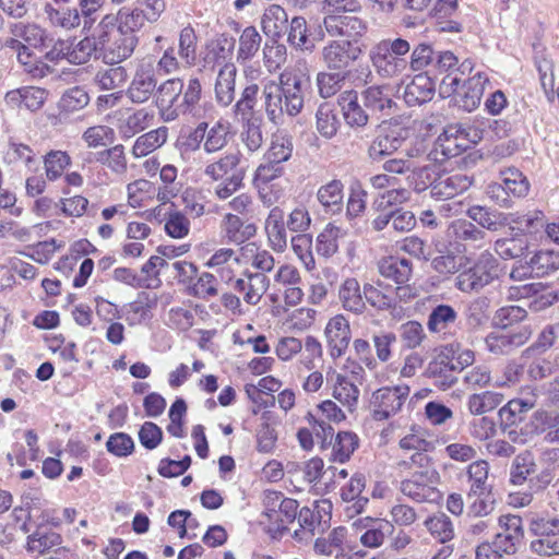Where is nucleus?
Listing matches in <instances>:
<instances>
[{"mask_svg":"<svg viewBox=\"0 0 559 559\" xmlns=\"http://www.w3.org/2000/svg\"><path fill=\"white\" fill-rule=\"evenodd\" d=\"M506 226H509L511 231H516L525 237V235L536 234L544 228L545 216L542 211L507 213Z\"/></svg>","mask_w":559,"mask_h":559,"instance_id":"nucleus-24","label":"nucleus"},{"mask_svg":"<svg viewBox=\"0 0 559 559\" xmlns=\"http://www.w3.org/2000/svg\"><path fill=\"white\" fill-rule=\"evenodd\" d=\"M262 37L254 26L246 27L239 37L238 61L250 60L259 50Z\"/></svg>","mask_w":559,"mask_h":559,"instance_id":"nucleus-59","label":"nucleus"},{"mask_svg":"<svg viewBox=\"0 0 559 559\" xmlns=\"http://www.w3.org/2000/svg\"><path fill=\"white\" fill-rule=\"evenodd\" d=\"M229 123L227 121L218 120L210 128L205 129V136L203 139V150L213 154L223 150L228 143Z\"/></svg>","mask_w":559,"mask_h":559,"instance_id":"nucleus-45","label":"nucleus"},{"mask_svg":"<svg viewBox=\"0 0 559 559\" xmlns=\"http://www.w3.org/2000/svg\"><path fill=\"white\" fill-rule=\"evenodd\" d=\"M359 389L349 379L336 374L333 388V397L337 400L349 413H354L358 405Z\"/></svg>","mask_w":559,"mask_h":559,"instance_id":"nucleus-39","label":"nucleus"},{"mask_svg":"<svg viewBox=\"0 0 559 559\" xmlns=\"http://www.w3.org/2000/svg\"><path fill=\"white\" fill-rule=\"evenodd\" d=\"M88 103V93L80 86H74L64 92L59 102V108L66 112H74L86 107Z\"/></svg>","mask_w":559,"mask_h":559,"instance_id":"nucleus-64","label":"nucleus"},{"mask_svg":"<svg viewBox=\"0 0 559 559\" xmlns=\"http://www.w3.org/2000/svg\"><path fill=\"white\" fill-rule=\"evenodd\" d=\"M146 21L147 15L144 13V10L139 8L130 9L123 7L117 13L118 31L135 34L136 31L144 26Z\"/></svg>","mask_w":559,"mask_h":559,"instance_id":"nucleus-60","label":"nucleus"},{"mask_svg":"<svg viewBox=\"0 0 559 559\" xmlns=\"http://www.w3.org/2000/svg\"><path fill=\"white\" fill-rule=\"evenodd\" d=\"M338 299L342 307L354 314H362L367 305L359 282L355 277H348L340 285Z\"/></svg>","mask_w":559,"mask_h":559,"instance_id":"nucleus-26","label":"nucleus"},{"mask_svg":"<svg viewBox=\"0 0 559 559\" xmlns=\"http://www.w3.org/2000/svg\"><path fill=\"white\" fill-rule=\"evenodd\" d=\"M468 491L467 499L472 500L474 495L492 492V485L489 483V464L485 460H478L467 466Z\"/></svg>","mask_w":559,"mask_h":559,"instance_id":"nucleus-27","label":"nucleus"},{"mask_svg":"<svg viewBox=\"0 0 559 559\" xmlns=\"http://www.w3.org/2000/svg\"><path fill=\"white\" fill-rule=\"evenodd\" d=\"M139 44V38L132 32L119 31L118 36L105 49L104 61L115 66L130 58Z\"/></svg>","mask_w":559,"mask_h":559,"instance_id":"nucleus-25","label":"nucleus"},{"mask_svg":"<svg viewBox=\"0 0 559 559\" xmlns=\"http://www.w3.org/2000/svg\"><path fill=\"white\" fill-rule=\"evenodd\" d=\"M489 304L487 297H477L467 305L465 319L469 328L479 329L488 322Z\"/></svg>","mask_w":559,"mask_h":559,"instance_id":"nucleus-58","label":"nucleus"},{"mask_svg":"<svg viewBox=\"0 0 559 559\" xmlns=\"http://www.w3.org/2000/svg\"><path fill=\"white\" fill-rule=\"evenodd\" d=\"M153 119V111L140 108L129 114L126 118L119 119L117 129L122 139H131L148 128Z\"/></svg>","mask_w":559,"mask_h":559,"instance_id":"nucleus-34","label":"nucleus"},{"mask_svg":"<svg viewBox=\"0 0 559 559\" xmlns=\"http://www.w3.org/2000/svg\"><path fill=\"white\" fill-rule=\"evenodd\" d=\"M310 83L305 61H298L294 67L285 69L277 81H263V108L269 121L278 126L285 122L286 117L298 116L304 109Z\"/></svg>","mask_w":559,"mask_h":559,"instance_id":"nucleus-2","label":"nucleus"},{"mask_svg":"<svg viewBox=\"0 0 559 559\" xmlns=\"http://www.w3.org/2000/svg\"><path fill=\"white\" fill-rule=\"evenodd\" d=\"M237 68L234 63L224 64L217 74L215 82V99L224 107L229 106L235 99Z\"/></svg>","mask_w":559,"mask_h":559,"instance_id":"nucleus-28","label":"nucleus"},{"mask_svg":"<svg viewBox=\"0 0 559 559\" xmlns=\"http://www.w3.org/2000/svg\"><path fill=\"white\" fill-rule=\"evenodd\" d=\"M424 525L430 535L441 544H447L454 538L453 522L443 512H438L429 516L424 522Z\"/></svg>","mask_w":559,"mask_h":559,"instance_id":"nucleus-41","label":"nucleus"},{"mask_svg":"<svg viewBox=\"0 0 559 559\" xmlns=\"http://www.w3.org/2000/svg\"><path fill=\"white\" fill-rule=\"evenodd\" d=\"M157 93L156 104L165 122L177 120L181 115H195L202 98V85L198 78L187 81L168 79L157 87V78L151 63L136 67L126 91L128 99L135 105L147 103Z\"/></svg>","mask_w":559,"mask_h":559,"instance_id":"nucleus-1","label":"nucleus"},{"mask_svg":"<svg viewBox=\"0 0 559 559\" xmlns=\"http://www.w3.org/2000/svg\"><path fill=\"white\" fill-rule=\"evenodd\" d=\"M97 51V43L94 37H84L79 41H72L63 52V57L73 64H84L90 61Z\"/></svg>","mask_w":559,"mask_h":559,"instance_id":"nucleus-47","label":"nucleus"},{"mask_svg":"<svg viewBox=\"0 0 559 559\" xmlns=\"http://www.w3.org/2000/svg\"><path fill=\"white\" fill-rule=\"evenodd\" d=\"M287 40L297 49L312 51L314 45L308 39L307 21L305 17H293L289 24Z\"/></svg>","mask_w":559,"mask_h":559,"instance_id":"nucleus-61","label":"nucleus"},{"mask_svg":"<svg viewBox=\"0 0 559 559\" xmlns=\"http://www.w3.org/2000/svg\"><path fill=\"white\" fill-rule=\"evenodd\" d=\"M197 44L198 37L191 26H186L180 31L178 40V55L181 61L191 67L197 61Z\"/></svg>","mask_w":559,"mask_h":559,"instance_id":"nucleus-55","label":"nucleus"},{"mask_svg":"<svg viewBox=\"0 0 559 559\" xmlns=\"http://www.w3.org/2000/svg\"><path fill=\"white\" fill-rule=\"evenodd\" d=\"M411 389L407 384L382 386L372 392L369 408L374 420H386L401 412Z\"/></svg>","mask_w":559,"mask_h":559,"instance_id":"nucleus-9","label":"nucleus"},{"mask_svg":"<svg viewBox=\"0 0 559 559\" xmlns=\"http://www.w3.org/2000/svg\"><path fill=\"white\" fill-rule=\"evenodd\" d=\"M355 13L345 10L333 11L324 16L323 28L334 39L340 37L356 44L367 33V23Z\"/></svg>","mask_w":559,"mask_h":559,"instance_id":"nucleus-10","label":"nucleus"},{"mask_svg":"<svg viewBox=\"0 0 559 559\" xmlns=\"http://www.w3.org/2000/svg\"><path fill=\"white\" fill-rule=\"evenodd\" d=\"M264 512L263 515L267 518L274 531L282 535L288 530V525L297 518L299 508L298 501L292 498H286L280 491L266 490L264 492Z\"/></svg>","mask_w":559,"mask_h":559,"instance_id":"nucleus-8","label":"nucleus"},{"mask_svg":"<svg viewBox=\"0 0 559 559\" xmlns=\"http://www.w3.org/2000/svg\"><path fill=\"white\" fill-rule=\"evenodd\" d=\"M380 273L396 284H406L412 277V263L407 259H389L379 265Z\"/></svg>","mask_w":559,"mask_h":559,"instance_id":"nucleus-50","label":"nucleus"},{"mask_svg":"<svg viewBox=\"0 0 559 559\" xmlns=\"http://www.w3.org/2000/svg\"><path fill=\"white\" fill-rule=\"evenodd\" d=\"M412 463L419 467L400 484V491L418 503H436L441 499V492L437 488L440 483V474L430 464V457L424 453H414Z\"/></svg>","mask_w":559,"mask_h":559,"instance_id":"nucleus-3","label":"nucleus"},{"mask_svg":"<svg viewBox=\"0 0 559 559\" xmlns=\"http://www.w3.org/2000/svg\"><path fill=\"white\" fill-rule=\"evenodd\" d=\"M168 138V128L159 127L140 135L132 147L134 157H144L164 145Z\"/></svg>","mask_w":559,"mask_h":559,"instance_id":"nucleus-37","label":"nucleus"},{"mask_svg":"<svg viewBox=\"0 0 559 559\" xmlns=\"http://www.w3.org/2000/svg\"><path fill=\"white\" fill-rule=\"evenodd\" d=\"M433 95L435 83L426 73L416 74L404 91V99L409 106L427 103Z\"/></svg>","mask_w":559,"mask_h":559,"instance_id":"nucleus-29","label":"nucleus"},{"mask_svg":"<svg viewBox=\"0 0 559 559\" xmlns=\"http://www.w3.org/2000/svg\"><path fill=\"white\" fill-rule=\"evenodd\" d=\"M450 248L465 257L484 249L489 242L488 234L472 221L459 218L452 221L445 231ZM468 260V258H466Z\"/></svg>","mask_w":559,"mask_h":559,"instance_id":"nucleus-7","label":"nucleus"},{"mask_svg":"<svg viewBox=\"0 0 559 559\" xmlns=\"http://www.w3.org/2000/svg\"><path fill=\"white\" fill-rule=\"evenodd\" d=\"M465 150H467V143L462 142L456 128H449L435 141L432 150L428 153V159L442 164L449 158L459 156Z\"/></svg>","mask_w":559,"mask_h":559,"instance_id":"nucleus-20","label":"nucleus"},{"mask_svg":"<svg viewBox=\"0 0 559 559\" xmlns=\"http://www.w3.org/2000/svg\"><path fill=\"white\" fill-rule=\"evenodd\" d=\"M467 216L483 230L498 231L506 227L507 213L497 210L474 205L467 210Z\"/></svg>","mask_w":559,"mask_h":559,"instance_id":"nucleus-35","label":"nucleus"},{"mask_svg":"<svg viewBox=\"0 0 559 559\" xmlns=\"http://www.w3.org/2000/svg\"><path fill=\"white\" fill-rule=\"evenodd\" d=\"M499 261L489 250H483L473 265L459 273L455 287L466 294L478 293L498 277Z\"/></svg>","mask_w":559,"mask_h":559,"instance_id":"nucleus-6","label":"nucleus"},{"mask_svg":"<svg viewBox=\"0 0 559 559\" xmlns=\"http://www.w3.org/2000/svg\"><path fill=\"white\" fill-rule=\"evenodd\" d=\"M288 15L278 4L269 5L262 16V28L267 36L278 37L286 28Z\"/></svg>","mask_w":559,"mask_h":559,"instance_id":"nucleus-44","label":"nucleus"},{"mask_svg":"<svg viewBox=\"0 0 559 559\" xmlns=\"http://www.w3.org/2000/svg\"><path fill=\"white\" fill-rule=\"evenodd\" d=\"M534 275L543 277L559 270V252L539 250L530 260Z\"/></svg>","mask_w":559,"mask_h":559,"instance_id":"nucleus-53","label":"nucleus"},{"mask_svg":"<svg viewBox=\"0 0 559 559\" xmlns=\"http://www.w3.org/2000/svg\"><path fill=\"white\" fill-rule=\"evenodd\" d=\"M501 180L510 195L521 198L525 197L528 192V181L516 168H509L501 171Z\"/></svg>","mask_w":559,"mask_h":559,"instance_id":"nucleus-63","label":"nucleus"},{"mask_svg":"<svg viewBox=\"0 0 559 559\" xmlns=\"http://www.w3.org/2000/svg\"><path fill=\"white\" fill-rule=\"evenodd\" d=\"M455 347L459 348V344L447 346L428 364L425 370V376L432 381L433 385L443 391L453 386L457 381L459 367L454 364V358L449 355L450 353L455 354Z\"/></svg>","mask_w":559,"mask_h":559,"instance_id":"nucleus-12","label":"nucleus"},{"mask_svg":"<svg viewBox=\"0 0 559 559\" xmlns=\"http://www.w3.org/2000/svg\"><path fill=\"white\" fill-rule=\"evenodd\" d=\"M47 97L46 91L39 87H23L16 91H11L7 94V98L15 102L20 100L29 110H38L45 103Z\"/></svg>","mask_w":559,"mask_h":559,"instance_id":"nucleus-57","label":"nucleus"},{"mask_svg":"<svg viewBox=\"0 0 559 559\" xmlns=\"http://www.w3.org/2000/svg\"><path fill=\"white\" fill-rule=\"evenodd\" d=\"M293 153L292 138L283 132H276L271 138L270 147L264 154L263 159H269L284 164Z\"/></svg>","mask_w":559,"mask_h":559,"instance_id":"nucleus-51","label":"nucleus"},{"mask_svg":"<svg viewBox=\"0 0 559 559\" xmlns=\"http://www.w3.org/2000/svg\"><path fill=\"white\" fill-rule=\"evenodd\" d=\"M260 87L257 83L247 85L240 95V98L234 106V112L239 117L240 121L257 120L255 107L258 104Z\"/></svg>","mask_w":559,"mask_h":559,"instance_id":"nucleus-40","label":"nucleus"},{"mask_svg":"<svg viewBox=\"0 0 559 559\" xmlns=\"http://www.w3.org/2000/svg\"><path fill=\"white\" fill-rule=\"evenodd\" d=\"M504 401L502 393L485 391L472 394L467 400V408L473 415H483L498 407Z\"/></svg>","mask_w":559,"mask_h":559,"instance_id":"nucleus-49","label":"nucleus"},{"mask_svg":"<svg viewBox=\"0 0 559 559\" xmlns=\"http://www.w3.org/2000/svg\"><path fill=\"white\" fill-rule=\"evenodd\" d=\"M408 133L407 129L400 127L389 128L384 132L379 133L368 146V157L373 162H381L402 147Z\"/></svg>","mask_w":559,"mask_h":559,"instance_id":"nucleus-15","label":"nucleus"},{"mask_svg":"<svg viewBox=\"0 0 559 559\" xmlns=\"http://www.w3.org/2000/svg\"><path fill=\"white\" fill-rule=\"evenodd\" d=\"M70 155L60 150H51L44 156V166L46 177L49 181L59 179L64 169L70 166Z\"/></svg>","mask_w":559,"mask_h":559,"instance_id":"nucleus-56","label":"nucleus"},{"mask_svg":"<svg viewBox=\"0 0 559 559\" xmlns=\"http://www.w3.org/2000/svg\"><path fill=\"white\" fill-rule=\"evenodd\" d=\"M530 242L526 237L520 234H512L510 237L498 238L493 242V251L502 260L521 259L527 254Z\"/></svg>","mask_w":559,"mask_h":559,"instance_id":"nucleus-32","label":"nucleus"},{"mask_svg":"<svg viewBox=\"0 0 559 559\" xmlns=\"http://www.w3.org/2000/svg\"><path fill=\"white\" fill-rule=\"evenodd\" d=\"M532 330L527 325L519 326L508 333H490L485 338L487 349L495 355H507L524 345L531 337Z\"/></svg>","mask_w":559,"mask_h":559,"instance_id":"nucleus-17","label":"nucleus"},{"mask_svg":"<svg viewBox=\"0 0 559 559\" xmlns=\"http://www.w3.org/2000/svg\"><path fill=\"white\" fill-rule=\"evenodd\" d=\"M366 304L377 310L384 311L396 308V298L391 286L383 285L378 281L376 285L366 283L362 287Z\"/></svg>","mask_w":559,"mask_h":559,"instance_id":"nucleus-31","label":"nucleus"},{"mask_svg":"<svg viewBox=\"0 0 559 559\" xmlns=\"http://www.w3.org/2000/svg\"><path fill=\"white\" fill-rule=\"evenodd\" d=\"M240 155L237 152H229L218 159L209 163L204 168V175L214 181L226 179L233 174H245L239 169Z\"/></svg>","mask_w":559,"mask_h":559,"instance_id":"nucleus-33","label":"nucleus"},{"mask_svg":"<svg viewBox=\"0 0 559 559\" xmlns=\"http://www.w3.org/2000/svg\"><path fill=\"white\" fill-rule=\"evenodd\" d=\"M361 53V48L352 40L331 39L321 48L320 61L326 70L347 72Z\"/></svg>","mask_w":559,"mask_h":559,"instance_id":"nucleus-11","label":"nucleus"},{"mask_svg":"<svg viewBox=\"0 0 559 559\" xmlns=\"http://www.w3.org/2000/svg\"><path fill=\"white\" fill-rule=\"evenodd\" d=\"M221 235L227 243L242 245L257 234L254 223L242 219L234 213H226L219 224Z\"/></svg>","mask_w":559,"mask_h":559,"instance_id":"nucleus-19","label":"nucleus"},{"mask_svg":"<svg viewBox=\"0 0 559 559\" xmlns=\"http://www.w3.org/2000/svg\"><path fill=\"white\" fill-rule=\"evenodd\" d=\"M411 44L401 37L384 38L369 50V60L381 79L401 76L408 68Z\"/></svg>","mask_w":559,"mask_h":559,"instance_id":"nucleus-4","label":"nucleus"},{"mask_svg":"<svg viewBox=\"0 0 559 559\" xmlns=\"http://www.w3.org/2000/svg\"><path fill=\"white\" fill-rule=\"evenodd\" d=\"M128 80V71L122 66H112L96 72L93 81L102 91H112L122 86Z\"/></svg>","mask_w":559,"mask_h":559,"instance_id":"nucleus-46","label":"nucleus"},{"mask_svg":"<svg viewBox=\"0 0 559 559\" xmlns=\"http://www.w3.org/2000/svg\"><path fill=\"white\" fill-rule=\"evenodd\" d=\"M156 297L142 292L138 298L128 305L127 320L130 324L141 323L150 317V310L156 306Z\"/></svg>","mask_w":559,"mask_h":559,"instance_id":"nucleus-54","label":"nucleus"},{"mask_svg":"<svg viewBox=\"0 0 559 559\" xmlns=\"http://www.w3.org/2000/svg\"><path fill=\"white\" fill-rule=\"evenodd\" d=\"M270 285L267 276L263 273H245L242 277L233 283V289L243 295L249 305H258Z\"/></svg>","mask_w":559,"mask_h":559,"instance_id":"nucleus-21","label":"nucleus"},{"mask_svg":"<svg viewBox=\"0 0 559 559\" xmlns=\"http://www.w3.org/2000/svg\"><path fill=\"white\" fill-rule=\"evenodd\" d=\"M463 78L455 72L448 73L441 81L440 93L445 97L453 95L455 105L471 112L480 104L488 76L477 72L466 80Z\"/></svg>","mask_w":559,"mask_h":559,"instance_id":"nucleus-5","label":"nucleus"},{"mask_svg":"<svg viewBox=\"0 0 559 559\" xmlns=\"http://www.w3.org/2000/svg\"><path fill=\"white\" fill-rule=\"evenodd\" d=\"M340 120L333 106L329 103L319 105L316 112V128L321 136L332 139L338 130Z\"/></svg>","mask_w":559,"mask_h":559,"instance_id":"nucleus-48","label":"nucleus"},{"mask_svg":"<svg viewBox=\"0 0 559 559\" xmlns=\"http://www.w3.org/2000/svg\"><path fill=\"white\" fill-rule=\"evenodd\" d=\"M324 333L331 357L333 359L342 357L352 338L348 320L342 314H336L329 320Z\"/></svg>","mask_w":559,"mask_h":559,"instance_id":"nucleus-16","label":"nucleus"},{"mask_svg":"<svg viewBox=\"0 0 559 559\" xmlns=\"http://www.w3.org/2000/svg\"><path fill=\"white\" fill-rule=\"evenodd\" d=\"M472 183V178L465 174L439 177L431 187L430 195L436 200H450L466 191Z\"/></svg>","mask_w":559,"mask_h":559,"instance_id":"nucleus-23","label":"nucleus"},{"mask_svg":"<svg viewBox=\"0 0 559 559\" xmlns=\"http://www.w3.org/2000/svg\"><path fill=\"white\" fill-rule=\"evenodd\" d=\"M62 537L60 534L53 531H41L38 530L35 533L28 535L26 548L32 552L48 554L55 548V551L60 550Z\"/></svg>","mask_w":559,"mask_h":559,"instance_id":"nucleus-43","label":"nucleus"},{"mask_svg":"<svg viewBox=\"0 0 559 559\" xmlns=\"http://www.w3.org/2000/svg\"><path fill=\"white\" fill-rule=\"evenodd\" d=\"M365 108L378 118L394 114L395 103L386 85H370L360 93Z\"/></svg>","mask_w":559,"mask_h":559,"instance_id":"nucleus-18","label":"nucleus"},{"mask_svg":"<svg viewBox=\"0 0 559 559\" xmlns=\"http://www.w3.org/2000/svg\"><path fill=\"white\" fill-rule=\"evenodd\" d=\"M340 235V227L332 224L326 225V227L317 237V252L324 258L332 257L337 251V239Z\"/></svg>","mask_w":559,"mask_h":559,"instance_id":"nucleus-62","label":"nucleus"},{"mask_svg":"<svg viewBox=\"0 0 559 559\" xmlns=\"http://www.w3.org/2000/svg\"><path fill=\"white\" fill-rule=\"evenodd\" d=\"M426 325L428 331L438 338L450 341L460 330L459 312L451 305L439 304L431 308Z\"/></svg>","mask_w":559,"mask_h":559,"instance_id":"nucleus-13","label":"nucleus"},{"mask_svg":"<svg viewBox=\"0 0 559 559\" xmlns=\"http://www.w3.org/2000/svg\"><path fill=\"white\" fill-rule=\"evenodd\" d=\"M345 122L352 128H362L369 121V111L358 102L355 90L343 91L337 98Z\"/></svg>","mask_w":559,"mask_h":559,"instance_id":"nucleus-22","label":"nucleus"},{"mask_svg":"<svg viewBox=\"0 0 559 559\" xmlns=\"http://www.w3.org/2000/svg\"><path fill=\"white\" fill-rule=\"evenodd\" d=\"M317 200L325 213L340 214L344 205V185L341 180L334 179L321 186L317 191Z\"/></svg>","mask_w":559,"mask_h":559,"instance_id":"nucleus-30","label":"nucleus"},{"mask_svg":"<svg viewBox=\"0 0 559 559\" xmlns=\"http://www.w3.org/2000/svg\"><path fill=\"white\" fill-rule=\"evenodd\" d=\"M532 404L522 400H511L499 409L501 426L504 428L516 426L525 419L526 413L532 408Z\"/></svg>","mask_w":559,"mask_h":559,"instance_id":"nucleus-52","label":"nucleus"},{"mask_svg":"<svg viewBox=\"0 0 559 559\" xmlns=\"http://www.w3.org/2000/svg\"><path fill=\"white\" fill-rule=\"evenodd\" d=\"M349 72L320 71L316 78L319 95L322 98H330L336 95L344 87Z\"/></svg>","mask_w":559,"mask_h":559,"instance_id":"nucleus-38","label":"nucleus"},{"mask_svg":"<svg viewBox=\"0 0 559 559\" xmlns=\"http://www.w3.org/2000/svg\"><path fill=\"white\" fill-rule=\"evenodd\" d=\"M44 13L48 23L56 28L72 31L81 24L82 15L71 0H50L44 5Z\"/></svg>","mask_w":559,"mask_h":559,"instance_id":"nucleus-14","label":"nucleus"},{"mask_svg":"<svg viewBox=\"0 0 559 559\" xmlns=\"http://www.w3.org/2000/svg\"><path fill=\"white\" fill-rule=\"evenodd\" d=\"M331 457L334 462H347L355 450L358 448L359 439L356 433L352 431L338 432L332 441Z\"/></svg>","mask_w":559,"mask_h":559,"instance_id":"nucleus-42","label":"nucleus"},{"mask_svg":"<svg viewBox=\"0 0 559 559\" xmlns=\"http://www.w3.org/2000/svg\"><path fill=\"white\" fill-rule=\"evenodd\" d=\"M347 530L343 526L333 528L326 538H317L313 545L316 554L321 556H334L335 559H342L345 556L344 543Z\"/></svg>","mask_w":559,"mask_h":559,"instance_id":"nucleus-36","label":"nucleus"}]
</instances>
